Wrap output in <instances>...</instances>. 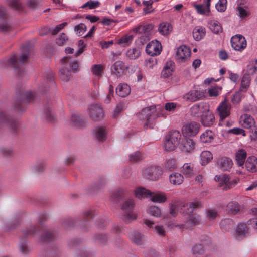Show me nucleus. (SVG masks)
I'll list each match as a JSON object with an SVG mask.
<instances>
[{"label":"nucleus","instance_id":"64","mask_svg":"<svg viewBox=\"0 0 257 257\" xmlns=\"http://www.w3.org/2000/svg\"><path fill=\"white\" fill-rule=\"evenodd\" d=\"M244 110L246 112L250 113L251 114H255L257 113V107L254 105L248 104L244 107Z\"/></svg>","mask_w":257,"mask_h":257},{"label":"nucleus","instance_id":"28","mask_svg":"<svg viewBox=\"0 0 257 257\" xmlns=\"http://www.w3.org/2000/svg\"><path fill=\"white\" fill-rule=\"evenodd\" d=\"M194 145L193 141L191 139L186 137L182 141L181 149L183 152H190L194 149Z\"/></svg>","mask_w":257,"mask_h":257},{"label":"nucleus","instance_id":"52","mask_svg":"<svg viewBox=\"0 0 257 257\" xmlns=\"http://www.w3.org/2000/svg\"><path fill=\"white\" fill-rule=\"evenodd\" d=\"M71 122L76 126L81 127L84 125V122L80 116L76 114H74L71 116Z\"/></svg>","mask_w":257,"mask_h":257},{"label":"nucleus","instance_id":"10","mask_svg":"<svg viewBox=\"0 0 257 257\" xmlns=\"http://www.w3.org/2000/svg\"><path fill=\"white\" fill-rule=\"evenodd\" d=\"M88 113L94 121H100L104 117V112L100 105L98 104H93L88 108Z\"/></svg>","mask_w":257,"mask_h":257},{"label":"nucleus","instance_id":"19","mask_svg":"<svg viewBox=\"0 0 257 257\" xmlns=\"http://www.w3.org/2000/svg\"><path fill=\"white\" fill-rule=\"evenodd\" d=\"M143 223L148 227L152 228L154 233L162 237L165 236L166 231L163 226L155 225L154 221L148 219H144Z\"/></svg>","mask_w":257,"mask_h":257},{"label":"nucleus","instance_id":"16","mask_svg":"<svg viewBox=\"0 0 257 257\" xmlns=\"http://www.w3.org/2000/svg\"><path fill=\"white\" fill-rule=\"evenodd\" d=\"M209 106L207 103L204 102L195 104L190 108V115L193 117H200V116L203 114L205 110L208 109Z\"/></svg>","mask_w":257,"mask_h":257},{"label":"nucleus","instance_id":"9","mask_svg":"<svg viewBox=\"0 0 257 257\" xmlns=\"http://www.w3.org/2000/svg\"><path fill=\"white\" fill-rule=\"evenodd\" d=\"M144 177L149 180L156 181L162 175V170L160 166H151L143 170Z\"/></svg>","mask_w":257,"mask_h":257},{"label":"nucleus","instance_id":"34","mask_svg":"<svg viewBox=\"0 0 257 257\" xmlns=\"http://www.w3.org/2000/svg\"><path fill=\"white\" fill-rule=\"evenodd\" d=\"M246 152L243 149H240L236 153V161L239 166L243 165L246 158Z\"/></svg>","mask_w":257,"mask_h":257},{"label":"nucleus","instance_id":"14","mask_svg":"<svg viewBox=\"0 0 257 257\" xmlns=\"http://www.w3.org/2000/svg\"><path fill=\"white\" fill-rule=\"evenodd\" d=\"M199 128V123L191 122L183 126L182 133L186 137L194 136L198 133Z\"/></svg>","mask_w":257,"mask_h":257},{"label":"nucleus","instance_id":"59","mask_svg":"<svg viewBox=\"0 0 257 257\" xmlns=\"http://www.w3.org/2000/svg\"><path fill=\"white\" fill-rule=\"evenodd\" d=\"M86 30L87 27L83 23H80L74 28V31L76 32L77 34L79 36H81Z\"/></svg>","mask_w":257,"mask_h":257},{"label":"nucleus","instance_id":"37","mask_svg":"<svg viewBox=\"0 0 257 257\" xmlns=\"http://www.w3.org/2000/svg\"><path fill=\"white\" fill-rule=\"evenodd\" d=\"M205 34V29L203 27H196L193 31V36L196 41L202 39Z\"/></svg>","mask_w":257,"mask_h":257},{"label":"nucleus","instance_id":"6","mask_svg":"<svg viewBox=\"0 0 257 257\" xmlns=\"http://www.w3.org/2000/svg\"><path fill=\"white\" fill-rule=\"evenodd\" d=\"M181 135L179 131L174 130L170 132L165 137L164 148L166 151H174L180 143Z\"/></svg>","mask_w":257,"mask_h":257},{"label":"nucleus","instance_id":"50","mask_svg":"<svg viewBox=\"0 0 257 257\" xmlns=\"http://www.w3.org/2000/svg\"><path fill=\"white\" fill-rule=\"evenodd\" d=\"M192 251L194 255L199 257L204 254L205 250L201 244H196L192 247Z\"/></svg>","mask_w":257,"mask_h":257},{"label":"nucleus","instance_id":"13","mask_svg":"<svg viewBox=\"0 0 257 257\" xmlns=\"http://www.w3.org/2000/svg\"><path fill=\"white\" fill-rule=\"evenodd\" d=\"M154 109L155 107L154 106L143 109L137 114L138 119L141 121H146L145 125L148 126L152 120V117ZM154 118L153 117L152 119Z\"/></svg>","mask_w":257,"mask_h":257},{"label":"nucleus","instance_id":"56","mask_svg":"<svg viewBox=\"0 0 257 257\" xmlns=\"http://www.w3.org/2000/svg\"><path fill=\"white\" fill-rule=\"evenodd\" d=\"M165 168L169 170L175 169L177 167L176 160L173 158H170L166 161Z\"/></svg>","mask_w":257,"mask_h":257},{"label":"nucleus","instance_id":"23","mask_svg":"<svg viewBox=\"0 0 257 257\" xmlns=\"http://www.w3.org/2000/svg\"><path fill=\"white\" fill-rule=\"evenodd\" d=\"M128 236L132 242L138 245H143L145 241V236L137 231H131Z\"/></svg>","mask_w":257,"mask_h":257},{"label":"nucleus","instance_id":"30","mask_svg":"<svg viewBox=\"0 0 257 257\" xmlns=\"http://www.w3.org/2000/svg\"><path fill=\"white\" fill-rule=\"evenodd\" d=\"M94 135L95 138L98 141L103 142L106 139V131L104 127L98 126L94 131Z\"/></svg>","mask_w":257,"mask_h":257},{"label":"nucleus","instance_id":"2","mask_svg":"<svg viewBox=\"0 0 257 257\" xmlns=\"http://www.w3.org/2000/svg\"><path fill=\"white\" fill-rule=\"evenodd\" d=\"M40 231L39 227L30 225L22 230V236L20 237L21 242L19 245V250L20 253L24 255H28L31 252V248L28 242L24 241V238L27 237H34Z\"/></svg>","mask_w":257,"mask_h":257},{"label":"nucleus","instance_id":"47","mask_svg":"<svg viewBox=\"0 0 257 257\" xmlns=\"http://www.w3.org/2000/svg\"><path fill=\"white\" fill-rule=\"evenodd\" d=\"M71 76V72L64 67L60 69L59 77L62 81H68L70 79Z\"/></svg>","mask_w":257,"mask_h":257},{"label":"nucleus","instance_id":"54","mask_svg":"<svg viewBox=\"0 0 257 257\" xmlns=\"http://www.w3.org/2000/svg\"><path fill=\"white\" fill-rule=\"evenodd\" d=\"M223 184L225 185L224 187L223 188V190H227L232 187V183L229 181V178L226 174H224L222 176L221 185Z\"/></svg>","mask_w":257,"mask_h":257},{"label":"nucleus","instance_id":"32","mask_svg":"<svg viewBox=\"0 0 257 257\" xmlns=\"http://www.w3.org/2000/svg\"><path fill=\"white\" fill-rule=\"evenodd\" d=\"M226 210L229 213L235 215L240 211V206L238 202L232 201L227 204Z\"/></svg>","mask_w":257,"mask_h":257},{"label":"nucleus","instance_id":"41","mask_svg":"<svg viewBox=\"0 0 257 257\" xmlns=\"http://www.w3.org/2000/svg\"><path fill=\"white\" fill-rule=\"evenodd\" d=\"M235 223L233 221L229 218L222 220L220 223V226L222 229L226 231H229L234 226Z\"/></svg>","mask_w":257,"mask_h":257},{"label":"nucleus","instance_id":"29","mask_svg":"<svg viewBox=\"0 0 257 257\" xmlns=\"http://www.w3.org/2000/svg\"><path fill=\"white\" fill-rule=\"evenodd\" d=\"M131 92L130 86L125 83L120 84L116 88V94L121 97L127 96Z\"/></svg>","mask_w":257,"mask_h":257},{"label":"nucleus","instance_id":"4","mask_svg":"<svg viewBox=\"0 0 257 257\" xmlns=\"http://www.w3.org/2000/svg\"><path fill=\"white\" fill-rule=\"evenodd\" d=\"M126 191L123 188H119L113 193L112 198L116 201L117 203H120L121 200L123 202L120 204L121 209L124 212H131L133 211L135 203L133 199H130L123 200L124 196L125 195Z\"/></svg>","mask_w":257,"mask_h":257},{"label":"nucleus","instance_id":"53","mask_svg":"<svg viewBox=\"0 0 257 257\" xmlns=\"http://www.w3.org/2000/svg\"><path fill=\"white\" fill-rule=\"evenodd\" d=\"M148 213L155 217H159L161 216V209L155 206H150L147 210Z\"/></svg>","mask_w":257,"mask_h":257},{"label":"nucleus","instance_id":"21","mask_svg":"<svg viewBox=\"0 0 257 257\" xmlns=\"http://www.w3.org/2000/svg\"><path fill=\"white\" fill-rule=\"evenodd\" d=\"M231 105L227 101L225 100L220 104L217 108L220 118L221 120L224 119L230 115Z\"/></svg>","mask_w":257,"mask_h":257},{"label":"nucleus","instance_id":"3","mask_svg":"<svg viewBox=\"0 0 257 257\" xmlns=\"http://www.w3.org/2000/svg\"><path fill=\"white\" fill-rule=\"evenodd\" d=\"M29 52L27 48H24L22 54L19 58L16 55H14L7 60V64L11 66L18 75H21L24 70L21 65L24 64L29 57Z\"/></svg>","mask_w":257,"mask_h":257},{"label":"nucleus","instance_id":"8","mask_svg":"<svg viewBox=\"0 0 257 257\" xmlns=\"http://www.w3.org/2000/svg\"><path fill=\"white\" fill-rule=\"evenodd\" d=\"M6 125L12 134L15 135L18 126V122L14 119L10 117L6 112L0 110V127Z\"/></svg>","mask_w":257,"mask_h":257},{"label":"nucleus","instance_id":"55","mask_svg":"<svg viewBox=\"0 0 257 257\" xmlns=\"http://www.w3.org/2000/svg\"><path fill=\"white\" fill-rule=\"evenodd\" d=\"M7 3L9 6L13 9L20 10L22 9L21 3L19 0H8Z\"/></svg>","mask_w":257,"mask_h":257},{"label":"nucleus","instance_id":"1","mask_svg":"<svg viewBox=\"0 0 257 257\" xmlns=\"http://www.w3.org/2000/svg\"><path fill=\"white\" fill-rule=\"evenodd\" d=\"M34 98V94L26 92L23 89H21L16 93L13 107L16 111L19 112H23L26 109V104L33 100Z\"/></svg>","mask_w":257,"mask_h":257},{"label":"nucleus","instance_id":"33","mask_svg":"<svg viewBox=\"0 0 257 257\" xmlns=\"http://www.w3.org/2000/svg\"><path fill=\"white\" fill-rule=\"evenodd\" d=\"M181 172L186 177L191 178L194 176V171L193 166L190 163H185L182 166Z\"/></svg>","mask_w":257,"mask_h":257},{"label":"nucleus","instance_id":"38","mask_svg":"<svg viewBox=\"0 0 257 257\" xmlns=\"http://www.w3.org/2000/svg\"><path fill=\"white\" fill-rule=\"evenodd\" d=\"M170 182L174 185L181 184L184 179L183 175L178 173H174L169 176Z\"/></svg>","mask_w":257,"mask_h":257},{"label":"nucleus","instance_id":"63","mask_svg":"<svg viewBox=\"0 0 257 257\" xmlns=\"http://www.w3.org/2000/svg\"><path fill=\"white\" fill-rule=\"evenodd\" d=\"M257 73V68L253 65V64L250 62L249 64L247 67V73L246 74L249 75H253L255 73Z\"/></svg>","mask_w":257,"mask_h":257},{"label":"nucleus","instance_id":"20","mask_svg":"<svg viewBox=\"0 0 257 257\" xmlns=\"http://www.w3.org/2000/svg\"><path fill=\"white\" fill-rule=\"evenodd\" d=\"M191 52L188 47L183 45L180 46L176 53V59L179 62H183L190 56Z\"/></svg>","mask_w":257,"mask_h":257},{"label":"nucleus","instance_id":"39","mask_svg":"<svg viewBox=\"0 0 257 257\" xmlns=\"http://www.w3.org/2000/svg\"><path fill=\"white\" fill-rule=\"evenodd\" d=\"M43 118L47 121L54 122L55 121V115L52 109L49 106L44 108L43 113Z\"/></svg>","mask_w":257,"mask_h":257},{"label":"nucleus","instance_id":"43","mask_svg":"<svg viewBox=\"0 0 257 257\" xmlns=\"http://www.w3.org/2000/svg\"><path fill=\"white\" fill-rule=\"evenodd\" d=\"M55 238V233L52 231H47L40 237V241L43 242H49L54 240Z\"/></svg>","mask_w":257,"mask_h":257},{"label":"nucleus","instance_id":"17","mask_svg":"<svg viewBox=\"0 0 257 257\" xmlns=\"http://www.w3.org/2000/svg\"><path fill=\"white\" fill-rule=\"evenodd\" d=\"M200 122L203 125L206 127H210L215 122V116L212 111L210 110L209 106L204 113L200 116Z\"/></svg>","mask_w":257,"mask_h":257},{"label":"nucleus","instance_id":"36","mask_svg":"<svg viewBox=\"0 0 257 257\" xmlns=\"http://www.w3.org/2000/svg\"><path fill=\"white\" fill-rule=\"evenodd\" d=\"M172 30V25L167 22L161 23L158 28L159 32L164 36L168 35Z\"/></svg>","mask_w":257,"mask_h":257},{"label":"nucleus","instance_id":"31","mask_svg":"<svg viewBox=\"0 0 257 257\" xmlns=\"http://www.w3.org/2000/svg\"><path fill=\"white\" fill-rule=\"evenodd\" d=\"M248 233V229L246 224L239 223L237 224L235 229V235L236 237L242 238Z\"/></svg>","mask_w":257,"mask_h":257},{"label":"nucleus","instance_id":"42","mask_svg":"<svg viewBox=\"0 0 257 257\" xmlns=\"http://www.w3.org/2000/svg\"><path fill=\"white\" fill-rule=\"evenodd\" d=\"M210 29L215 34H219L222 31V28L220 23L215 20L210 21L209 23Z\"/></svg>","mask_w":257,"mask_h":257},{"label":"nucleus","instance_id":"45","mask_svg":"<svg viewBox=\"0 0 257 257\" xmlns=\"http://www.w3.org/2000/svg\"><path fill=\"white\" fill-rule=\"evenodd\" d=\"M255 123L254 119L250 115L246 114L244 115V118L242 123L244 127L251 128Z\"/></svg>","mask_w":257,"mask_h":257},{"label":"nucleus","instance_id":"18","mask_svg":"<svg viewBox=\"0 0 257 257\" xmlns=\"http://www.w3.org/2000/svg\"><path fill=\"white\" fill-rule=\"evenodd\" d=\"M127 68V66L123 62L120 60L117 61L111 66V73L116 75L117 77H120L125 73Z\"/></svg>","mask_w":257,"mask_h":257},{"label":"nucleus","instance_id":"27","mask_svg":"<svg viewBox=\"0 0 257 257\" xmlns=\"http://www.w3.org/2000/svg\"><path fill=\"white\" fill-rule=\"evenodd\" d=\"M93 239L95 243L101 246H105L108 242V235L106 233H96Z\"/></svg>","mask_w":257,"mask_h":257},{"label":"nucleus","instance_id":"51","mask_svg":"<svg viewBox=\"0 0 257 257\" xmlns=\"http://www.w3.org/2000/svg\"><path fill=\"white\" fill-rule=\"evenodd\" d=\"M137 218L136 215L133 213V211L128 212H124V214L121 216V219L126 223H130L132 221L135 220Z\"/></svg>","mask_w":257,"mask_h":257},{"label":"nucleus","instance_id":"25","mask_svg":"<svg viewBox=\"0 0 257 257\" xmlns=\"http://www.w3.org/2000/svg\"><path fill=\"white\" fill-rule=\"evenodd\" d=\"M174 68V63L172 61H167L162 71L161 76L164 78L169 77L172 75Z\"/></svg>","mask_w":257,"mask_h":257},{"label":"nucleus","instance_id":"7","mask_svg":"<svg viewBox=\"0 0 257 257\" xmlns=\"http://www.w3.org/2000/svg\"><path fill=\"white\" fill-rule=\"evenodd\" d=\"M199 205L198 202H191L190 203L189 206L188 204L183 206L184 207H187L184 215L186 218L187 223L191 226L198 225L200 221V215L195 212V210Z\"/></svg>","mask_w":257,"mask_h":257},{"label":"nucleus","instance_id":"57","mask_svg":"<svg viewBox=\"0 0 257 257\" xmlns=\"http://www.w3.org/2000/svg\"><path fill=\"white\" fill-rule=\"evenodd\" d=\"M227 0H219L215 7L218 11L224 12L226 9Z\"/></svg>","mask_w":257,"mask_h":257},{"label":"nucleus","instance_id":"60","mask_svg":"<svg viewBox=\"0 0 257 257\" xmlns=\"http://www.w3.org/2000/svg\"><path fill=\"white\" fill-rule=\"evenodd\" d=\"M102 70V69L101 66L98 64L94 65L91 68V71L92 73L98 77L101 76Z\"/></svg>","mask_w":257,"mask_h":257},{"label":"nucleus","instance_id":"58","mask_svg":"<svg viewBox=\"0 0 257 257\" xmlns=\"http://www.w3.org/2000/svg\"><path fill=\"white\" fill-rule=\"evenodd\" d=\"M218 215L217 211L215 209H208L206 211V217L209 220H215Z\"/></svg>","mask_w":257,"mask_h":257},{"label":"nucleus","instance_id":"22","mask_svg":"<svg viewBox=\"0 0 257 257\" xmlns=\"http://www.w3.org/2000/svg\"><path fill=\"white\" fill-rule=\"evenodd\" d=\"M205 96L203 91L193 90L186 94L184 97L186 100L191 102H195L197 100L201 99Z\"/></svg>","mask_w":257,"mask_h":257},{"label":"nucleus","instance_id":"35","mask_svg":"<svg viewBox=\"0 0 257 257\" xmlns=\"http://www.w3.org/2000/svg\"><path fill=\"white\" fill-rule=\"evenodd\" d=\"M154 28V26L151 24H148L146 25H139L133 29V31L138 34H144L150 32Z\"/></svg>","mask_w":257,"mask_h":257},{"label":"nucleus","instance_id":"61","mask_svg":"<svg viewBox=\"0 0 257 257\" xmlns=\"http://www.w3.org/2000/svg\"><path fill=\"white\" fill-rule=\"evenodd\" d=\"M133 36L130 35L128 37H122L118 40V43L119 44H123L124 47H126L133 40Z\"/></svg>","mask_w":257,"mask_h":257},{"label":"nucleus","instance_id":"24","mask_svg":"<svg viewBox=\"0 0 257 257\" xmlns=\"http://www.w3.org/2000/svg\"><path fill=\"white\" fill-rule=\"evenodd\" d=\"M217 163L220 169L223 171H229L232 167L233 163L232 160L226 157H223L219 158Z\"/></svg>","mask_w":257,"mask_h":257},{"label":"nucleus","instance_id":"15","mask_svg":"<svg viewBox=\"0 0 257 257\" xmlns=\"http://www.w3.org/2000/svg\"><path fill=\"white\" fill-rule=\"evenodd\" d=\"M162 51L161 43L155 40L149 42L146 46V52L150 56L159 55Z\"/></svg>","mask_w":257,"mask_h":257},{"label":"nucleus","instance_id":"62","mask_svg":"<svg viewBox=\"0 0 257 257\" xmlns=\"http://www.w3.org/2000/svg\"><path fill=\"white\" fill-rule=\"evenodd\" d=\"M141 159V155L139 152L133 153L129 156V161L132 162H136L140 161Z\"/></svg>","mask_w":257,"mask_h":257},{"label":"nucleus","instance_id":"46","mask_svg":"<svg viewBox=\"0 0 257 257\" xmlns=\"http://www.w3.org/2000/svg\"><path fill=\"white\" fill-rule=\"evenodd\" d=\"M213 138V133L209 130L206 131L200 136V140L203 143H210Z\"/></svg>","mask_w":257,"mask_h":257},{"label":"nucleus","instance_id":"26","mask_svg":"<svg viewBox=\"0 0 257 257\" xmlns=\"http://www.w3.org/2000/svg\"><path fill=\"white\" fill-rule=\"evenodd\" d=\"M245 167L246 169L249 172H256L257 158L253 156L249 157L245 162Z\"/></svg>","mask_w":257,"mask_h":257},{"label":"nucleus","instance_id":"48","mask_svg":"<svg viewBox=\"0 0 257 257\" xmlns=\"http://www.w3.org/2000/svg\"><path fill=\"white\" fill-rule=\"evenodd\" d=\"M141 54V51L139 48H132L127 50L126 56L130 59L135 60L138 58Z\"/></svg>","mask_w":257,"mask_h":257},{"label":"nucleus","instance_id":"49","mask_svg":"<svg viewBox=\"0 0 257 257\" xmlns=\"http://www.w3.org/2000/svg\"><path fill=\"white\" fill-rule=\"evenodd\" d=\"M250 81V79L249 75L247 74H245L243 76L241 80V88L240 90L242 92H245L249 85Z\"/></svg>","mask_w":257,"mask_h":257},{"label":"nucleus","instance_id":"40","mask_svg":"<svg viewBox=\"0 0 257 257\" xmlns=\"http://www.w3.org/2000/svg\"><path fill=\"white\" fill-rule=\"evenodd\" d=\"M213 159L212 153L208 151H203L200 154V159L202 165H205Z\"/></svg>","mask_w":257,"mask_h":257},{"label":"nucleus","instance_id":"12","mask_svg":"<svg viewBox=\"0 0 257 257\" xmlns=\"http://www.w3.org/2000/svg\"><path fill=\"white\" fill-rule=\"evenodd\" d=\"M231 44L232 48L237 51H241L246 47V41L245 38L239 34L232 37Z\"/></svg>","mask_w":257,"mask_h":257},{"label":"nucleus","instance_id":"5","mask_svg":"<svg viewBox=\"0 0 257 257\" xmlns=\"http://www.w3.org/2000/svg\"><path fill=\"white\" fill-rule=\"evenodd\" d=\"M136 196L141 199L142 198H151V200L154 202L163 203L165 202L167 198L164 193H154L143 187L137 188L135 191Z\"/></svg>","mask_w":257,"mask_h":257},{"label":"nucleus","instance_id":"44","mask_svg":"<svg viewBox=\"0 0 257 257\" xmlns=\"http://www.w3.org/2000/svg\"><path fill=\"white\" fill-rule=\"evenodd\" d=\"M14 29L12 24L8 21H4L0 24V32L8 33L12 31Z\"/></svg>","mask_w":257,"mask_h":257},{"label":"nucleus","instance_id":"11","mask_svg":"<svg viewBox=\"0 0 257 257\" xmlns=\"http://www.w3.org/2000/svg\"><path fill=\"white\" fill-rule=\"evenodd\" d=\"M55 86V82L54 78V74L51 70H48L45 72L43 74V81L41 86V89L45 88V90L44 92L42 89L41 91L42 92L45 93L48 91V88L52 87Z\"/></svg>","mask_w":257,"mask_h":257}]
</instances>
